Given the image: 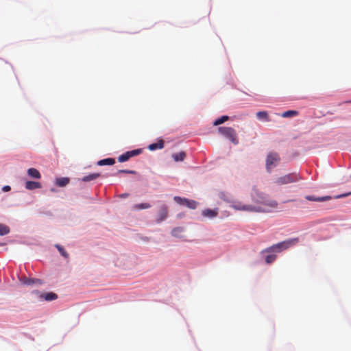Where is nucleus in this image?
Segmentation results:
<instances>
[{
	"label": "nucleus",
	"mask_w": 351,
	"mask_h": 351,
	"mask_svg": "<svg viewBox=\"0 0 351 351\" xmlns=\"http://www.w3.org/2000/svg\"><path fill=\"white\" fill-rule=\"evenodd\" d=\"M350 194H351V192H350L348 193H346V194L339 195L336 196L335 198H342V197H346Z\"/></svg>",
	"instance_id": "obj_31"
},
{
	"label": "nucleus",
	"mask_w": 351,
	"mask_h": 351,
	"mask_svg": "<svg viewBox=\"0 0 351 351\" xmlns=\"http://www.w3.org/2000/svg\"><path fill=\"white\" fill-rule=\"evenodd\" d=\"M69 183V178H60L56 180V184L58 186L63 187Z\"/></svg>",
	"instance_id": "obj_18"
},
{
	"label": "nucleus",
	"mask_w": 351,
	"mask_h": 351,
	"mask_svg": "<svg viewBox=\"0 0 351 351\" xmlns=\"http://www.w3.org/2000/svg\"><path fill=\"white\" fill-rule=\"evenodd\" d=\"M172 158L176 162L183 161L186 158V153L184 152H180L177 154H173Z\"/></svg>",
	"instance_id": "obj_19"
},
{
	"label": "nucleus",
	"mask_w": 351,
	"mask_h": 351,
	"mask_svg": "<svg viewBox=\"0 0 351 351\" xmlns=\"http://www.w3.org/2000/svg\"><path fill=\"white\" fill-rule=\"evenodd\" d=\"M299 241L298 238L290 239L286 241H283L275 245H273L265 250L262 251V253L267 252H280L290 247L291 246L296 245Z\"/></svg>",
	"instance_id": "obj_2"
},
{
	"label": "nucleus",
	"mask_w": 351,
	"mask_h": 351,
	"mask_svg": "<svg viewBox=\"0 0 351 351\" xmlns=\"http://www.w3.org/2000/svg\"><path fill=\"white\" fill-rule=\"evenodd\" d=\"M279 160L280 157L278 154L274 152L269 153L266 159V168L267 171H269L272 167H275Z\"/></svg>",
	"instance_id": "obj_6"
},
{
	"label": "nucleus",
	"mask_w": 351,
	"mask_h": 351,
	"mask_svg": "<svg viewBox=\"0 0 351 351\" xmlns=\"http://www.w3.org/2000/svg\"><path fill=\"white\" fill-rule=\"evenodd\" d=\"M300 180L301 178L298 173H291L278 178L276 180L275 183L278 186H281L284 184L296 182Z\"/></svg>",
	"instance_id": "obj_3"
},
{
	"label": "nucleus",
	"mask_w": 351,
	"mask_h": 351,
	"mask_svg": "<svg viewBox=\"0 0 351 351\" xmlns=\"http://www.w3.org/2000/svg\"><path fill=\"white\" fill-rule=\"evenodd\" d=\"M115 163V160L114 158H108L103 160H100L97 162V165L99 166L103 165H112Z\"/></svg>",
	"instance_id": "obj_17"
},
{
	"label": "nucleus",
	"mask_w": 351,
	"mask_h": 351,
	"mask_svg": "<svg viewBox=\"0 0 351 351\" xmlns=\"http://www.w3.org/2000/svg\"><path fill=\"white\" fill-rule=\"evenodd\" d=\"M298 114V112L296 110H287V111L284 112L281 114V117L283 118H288V117L296 116Z\"/></svg>",
	"instance_id": "obj_22"
},
{
	"label": "nucleus",
	"mask_w": 351,
	"mask_h": 351,
	"mask_svg": "<svg viewBox=\"0 0 351 351\" xmlns=\"http://www.w3.org/2000/svg\"><path fill=\"white\" fill-rule=\"evenodd\" d=\"M219 132L228 138L234 145L239 143L238 138L235 130L230 127H219L218 128Z\"/></svg>",
	"instance_id": "obj_4"
},
{
	"label": "nucleus",
	"mask_w": 351,
	"mask_h": 351,
	"mask_svg": "<svg viewBox=\"0 0 351 351\" xmlns=\"http://www.w3.org/2000/svg\"><path fill=\"white\" fill-rule=\"evenodd\" d=\"M183 232V228L180 227L176 228L172 230V235L174 237H179L180 234Z\"/></svg>",
	"instance_id": "obj_28"
},
{
	"label": "nucleus",
	"mask_w": 351,
	"mask_h": 351,
	"mask_svg": "<svg viewBox=\"0 0 351 351\" xmlns=\"http://www.w3.org/2000/svg\"><path fill=\"white\" fill-rule=\"evenodd\" d=\"M20 281L22 284L25 285H34V284H38V285H41L43 282L42 281L40 280V279H37V278H27L25 276H23L22 278H20Z\"/></svg>",
	"instance_id": "obj_10"
},
{
	"label": "nucleus",
	"mask_w": 351,
	"mask_h": 351,
	"mask_svg": "<svg viewBox=\"0 0 351 351\" xmlns=\"http://www.w3.org/2000/svg\"><path fill=\"white\" fill-rule=\"evenodd\" d=\"M256 196L252 195L253 201L257 204L253 206V212L254 213H268L271 212L278 206V202L276 200L271 199L268 195L255 191Z\"/></svg>",
	"instance_id": "obj_1"
},
{
	"label": "nucleus",
	"mask_w": 351,
	"mask_h": 351,
	"mask_svg": "<svg viewBox=\"0 0 351 351\" xmlns=\"http://www.w3.org/2000/svg\"><path fill=\"white\" fill-rule=\"evenodd\" d=\"M118 173H128V174H133L135 173L134 171H132V170H126V169H122V170H119L118 171Z\"/></svg>",
	"instance_id": "obj_30"
},
{
	"label": "nucleus",
	"mask_w": 351,
	"mask_h": 351,
	"mask_svg": "<svg viewBox=\"0 0 351 351\" xmlns=\"http://www.w3.org/2000/svg\"><path fill=\"white\" fill-rule=\"evenodd\" d=\"M276 258V256L274 255V254H269V255H267L266 257H265V262L267 263V264H271V263H273Z\"/></svg>",
	"instance_id": "obj_27"
},
{
	"label": "nucleus",
	"mask_w": 351,
	"mask_h": 351,
	"mask_svg": "<svg viewBox=\"0 0 351 351\" xmlns=\"http://www.w3.org/2000/svg\"><path fill=\"white\" fill-rule=\"evenodd\" d=\"M219 195L221 199H223L227 202L231 203V200H230L229 195L226 194L224 192H221Z\"/></svg>",
	"instance_id": "obj_29"
},
{
	"label": "nucleus",
	"mask_w": 351,
	"mask_h": 351,
	"mask_svg": "<svg viewBox=\"0 0 351 351\" xmlns=\"http://www.w3.org/2000/svg\"><path fill=\"white\" fill-rule=\"evenodd\" d=\"M11 189L10 186H4L2 189V190L4 191V192H8V191H10Z\"/></svg>",
	"instance_id": "obj_32"
},
{
	"label": "nucleus",
	"mask_w": 351,
	"mask_h": 351,
	"mask_svg": "<svg viewBox=\"0 0 351 351\" xmlns=\"http://www.w3.org/2000/svg\"><path fill=\"white\" fill-rule=\"evenodd\" d=\"M229 119V117L224 115L221 117L220 118L217 119L215 121L214 125H219L224 123L225 121H228Z\"/></svg>",
	"instance_id": "obj_25"
},
{
	"label": "nucleus",
	"mask_w": 351,
	"mask_h": 351,
	"mask_svg": "<svg viewBox=\"0 0 351 351\" xmlns=\"http://www.w3.org/2000/svg\"><path fill=\"white\" fill-rule=\"evenodd\" d=\"M306 199L308 200V201H313V202H324V201H326V200H329L330 199V196H324V197H316L313 195H306L305 197Z\"/></svg>",
	"instance_id": "obj_13"
},
{
	"label": "nucleus",
	"mask_w": 351,
	"mask_h": 351,
	"mask_svg": "<svg viewBox=\"0 0 351 351\" xmlns=\"http://www.w3.org/2000/svg\"><path fill=\"white\" fill-rule=\"evenodd\" d=\"M256 117L260 120L269 121V118L266 111H259L256 113Z\"/></svg>",
	"instance_id": "obj_20"
},
{
	"label": "nucleus",
	"mask_w": 351,
	"mask_h": 351,
	"mask_svg": "<svg viewBox=\"0 0 351 351\" xmlns=\"http://www.w3.org/2000/svg\"><path fill=\"white\" fill-rule=\"evenodd\" d=\"M141 153V149H134L132 151L127 152L119 156L118 161L119 162H124L128 160L130 158L138 156Z\"/></svg>",
	"instance_id": "obj_7"
},
{
	"label": "nucleus",
	"mask_w": 351,
	"mask_h": 351,
	"mask_svg": "<svg viewBox=\"0 0 351 351\" xmlns=\"http://www.w3.org/2000/svg\"><path fill=\"white\" fill-rule=\"evenodd\" d=\"M174 201L180 205H184L191 209H195L198 203L193 199H189L179 196L173 197Z\"/></svg>",
	"instance_id": "obj_5"
},
{
	"label": "nucleus",
	"mask_w": 351,
	"mask_h": 351,
	"mask_svg": "<svg viewBox=\"0 0 351 351\" xmlns=\"http://www.w3.org/2000/svg\"><path fill=\"white\" fill-rule=\"evenodd\" d=\"M27 174L29 177H32L33 178L40 179L41 178L40 172L35 168L28 169Z\"/></svg>",
	"instance_id": "obj_14"
},
{
	"label": "nucleus",
	"mask_w": 351,
	"mask_h": 351,
	"mask_svg": "<svg viewBox=\"0 0 351 351\" xmlns=\"http://www.w3.org/2000/svg\"><path fill=\"white\" fill-rule=\"evenodd\" d=\"M164 147V141L163 140L158 141V143L150 144L148 147V149L151 151H154L157 149H162Z\"/></svg>",
	"instance_id": "obj_15"
},
{
	"label": "nucleus",
	"mask_w": 351,
	"mask_h": 351,
	"mask_svg": "<svg viewBox=\"0 0 351 351\" xmlns=\"http://www.w3.org/2000/svg\"><path fill=\"white\" fill-rule=\"evenodd\" d=\"M46 301H51L57 299L58 295L54 293H47L41 295Z\"/></svg>",
	"instance_id": "obj_21"
},
{
	"label": "nucleus",
	"mask_w": 351,
	"mask_h": 351,
	"mask_svg": "<svg viewBox=\"0 0 351 351\" xmlns=\"http://www.w3.org/2000/svg\"><path fill=\"white\" fill-rule=\"evenodd\" d=\"M100 176H101V174L98 173H90L88 176L83 177L82 178V180L84 182H87L94 180Z\"/></svg>",
	"instance_id": "obj_16"
},
{
	"label": "nucleus",
	"mask_w": 351,
	"mask_h": 351,
	"mask_svg": "<svg viewBox=\"0 0 351 351\" xmlns=\"http://www.w3.org/2000/svg\"><path fill=\"white\" fill-rule=\"evenodd\" d=\"M202 215L204 217L214 218L218 215V208L215 209H205L202 211Z\"/></svg>",
	"instance_id": "obj_11"
},
{
	"label": "nucleus",
	"mask_w": 351,
	"mask_h": 351,
	"mask_svg": "<svg viewBox=\"0 0 351 351\" xmlns=\"http://www.w3.org/2000/svg\"><path fill=\"white\" fill-rule=\"evenodd\" d=\"M25 188L27 190H34L36 189H40L41 184L38 182L35 181H27L25 182Z\"/></svg>",
	"instance_id": "obj_12"
},
{
	"label": "nucleus",
	"mask_w": 351,
	"mask_h": 351,
	"mask_svg": "<svg viewBox=\"0 0 351 351\" xmlns=\"http://www.w3.org/2000/svg\"><path fill=\"white\" fill-rule=\"evenodd\" d=\"M231 207L237 210L253 212V205L243 204L240 202H231Z\"/></svg>",
	"instance_id": "obj_8"
},
{
	"label": "nucleus",
	"mask_w": 351,
	"mask_h": 351,
	"mask_svg": "<svg viewBox=\"0 0 351 351\" xmlns=\"http://www.w3.org/2000/svg\"><path fill=\"white\" fill-rule=\"evenodd\" d=\"M151 207V205L148 203H142L136 204L133 206L135 210L147 209Z\"/></svg>",
	"instance_id": "obj_23"
},
{
	"label": "nucleus",
	"mask_w": 351,
	"mask_h": 351,
	"mask_svg": "<svg viewBox=\"0 0 351 351\" xmlns=\"http://www.w3.org/2000/svg\"><path fill=\"white\" fill-rule=\"evenodd\" d=\"M168 215V210L167 207L165 205H162L160 207L158 218L156 219L157 223H160L162 221L165 220Z\"/></svg>",
	"instance_id": "obj_9"
},
{
	"label": "nucleus",
	"mask_w": 351,
	"mask_h": 351,
	"mask_svg": "<svg viewBox=\"0 0 351 351\" xmlns=\"http://www.w3.org/2000/svg\"><path fill=\"white\" fill-rule=\"evenodd\" d=\"M10 232V228L8 226L0 223V235L3 236Z\"/></svg>",
	"instance_id": "obj_24"
},
{
	"label": "nucleus",
	"mask_w": 351,
	"mask_h": 351,
	"mask_svg": "<svg viewBox=\"0 0 351 351\" xmlns=\"http://www.w3.org/2000/svg\"><path fill=\"white\" fill-rule=\"evenodd\" d=\"M128 194L124 193V194H122V195H121V197H128Z\"/></svg>",
	"instance_id": "obj_33"
},
{
	"label": "nucleus",
	"mask_w": 351,
	"mask_h": 351,
	"mask_svg": "<svg viewBox=\"0 0 351 351\" xmlns=\"http://www.w3.org/2000/svg\"><path fill=\"white\" fill-rule=\"evenodd\" d=\"M55 246L62 256H64L65 258L69 257V254L64 250L63 247H62L61 245H60L58 244H56Z\"/></svg>",
	"instance_id": "obj_26"
}]
</instances>
